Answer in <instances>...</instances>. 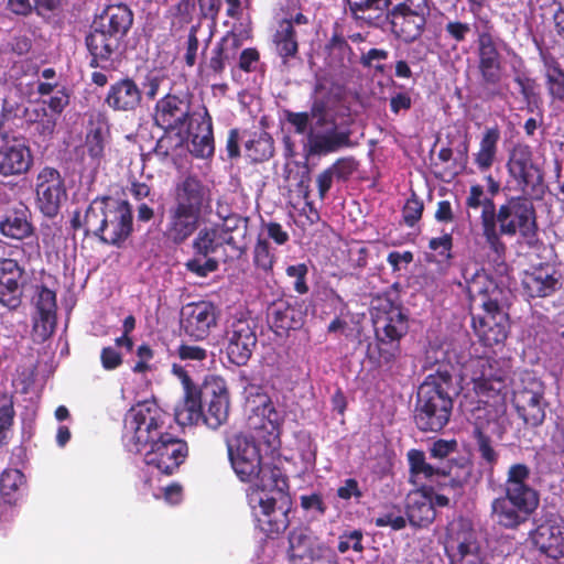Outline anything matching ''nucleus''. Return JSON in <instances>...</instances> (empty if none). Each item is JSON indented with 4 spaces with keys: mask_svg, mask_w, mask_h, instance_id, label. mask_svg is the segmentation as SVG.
<instances>
[{
    "mask_svg": "<svg viewBox=\"0 0 564 564\" xmlns=\"http://www.w3.org/2000/svg\"><path fill=\"white\" fill-rule=\"evenodd\" d=\"M70 226L74 230L83 229L85 237L94 236L102 243L121 248L133 232L132 208L124 199L96 197L84 215L74 213Z\"/></svg>",
    "mask_w": 564,
    "mask_h": 564,
    "instance_id": "f257e3e1",
    "label": "nucleus"
},
{
    "mask_svg": "<svg viewBox=\"0 0 564 564\" xmlns=\"http://www.w3.org/2000/svg\"><path fill=\"white\" fill-rule=\"evenodd\" d=\"M454 372L452 364L441 362L420 384L413 411V420L420 431L437 433L448 424L454 398L458 395Z\"/></svg>",
    "mask_w": 564,
    "mask_h": 564,
    "instance_id": "f03ea898",
    "label": "nucleus"
},
{
    "mask_svg": "<svg viewBox=\"0 0 564 564\" xmlns=\"http://www.w3.org/2000/svg\"><path fill=\"white\" fill-rule=\"evenodd\" d=\"M371 316L375 343L368 347V359L377 368L392 370L401 356V339L409 332V316L387 295L372 302Z\"/></svg>",
    "mask_w": 564,
    "mask_h": 564,
    "instance_id": "7ed1b4c3",
    "label": "nucleus"
},
{
    "mask_svg": "<svg viewBox=\"0 0 564 564\" xmlns=\"http://www.w3.org/2000/svg\"><path fill=\"white\" fill-rule=\"evenodd\" d=\"M495 359L482 357L477 360L474 371L476 405L471 410L473 431H487L499 440L505 434L503 416L507 412L506 397L501 392L503 380Z\"/></svg>",
    "mask_w": 564,
    "mask_h": 564,
    "instance_id": "20e7f679",
    "label": "nucleus"
},
{
    "mask_svg": "<svg viewBox=\"0 0 564 564\" xmlns=\"http://www.w3.org/2000/svg\"><path fill=\"white\" fill-rule=\"evenodd\" d=\"M530 467L514 463L506 474L503 495L491 501V517L501 528L517 530L527 523L540 505V494L529 484Z\"/></svg>",
    "mask_w": 564,
    "mask_h": 564,
    "instance_id": "39448f33",
    "label": "nucleus"
},
{
    "mask_svg": "<svg viewBox=\"0 0 564 564\" xmlns=\"http://www.w3.org/2000/svg\"><path fill=\"white\" fill-rule=\"evenodd\" d=\"M532 200L523 194L511 196L498 209L495 208L492 221L485 229L484 239L498 258H502L507 251L502 236L519 235L529 246L538 241V214Z\"/></svg>",
    "mask_w": 564,
    "mask_h": 564,
    "instance_id": "423d86ee",
    "label": "nucleus"
},
{
    "mask_svg": "<svg viewBox=\"0 0 564 564\" xmlns=\"http://www.w3.org/2000/svg\"><path fill=\"white\" fill-rule=\"evenodd\" d=\"M228 458L237 477L252 482L261 491L279 490L284 495L289 480L282 469L272 464H262L259 444L248 435L237 433L226 437Z\"/></svg>",
    "mask_w": 564,
    "mask_h": 564,
    "instance_id": "0eeeda50",
    "label": "nucleus"
},
{
    "mask_svg": "<svg viewBox=\"0 0 564 564\" xmlns=\"http://www.w3.org/2000/svg\"><path fill=\"white\" fill-rule=\"evenodd\" d=\"M171 415L155 401L145 400L133 405L124 417V437L130 451L142 453L171 427Z\"/></svg>",
    "mask_w": 564,
    "mask_h": 564,
    "instance_id": "6e6552de",
    "label": "nucleus"
},
{
    "mask_svg": "<svg viewBox=\"0 0 564 564\" xmlns=\"http://www.w3.org/2000/svg\"><path fill=\"white\" fill-rule=\"evenodd\" d=\"M508 182L531 199L541 200L547 191L544 171L536 162L532 148L524 142L514 143L508 151L506 163Z\"/></svg>",
    "mask_w": 564,
    "mask_h": 564,
    "instance_id": "1a4fd4ad",
    "label": "nucleus"
},
{
    "mask_svg": "<svg viewBox=\"0 0 564 564\" xmlns=\"http://www.w3.org/2000/svg\"><path fill=\"white\" fill-rule=\"evenodd\" d=\"M481 31L477 33V70L479 86L486 100L501 97L500 83L503 75L502 56L491 34L492 23L485 15L480 18Z\"/></svg>",
    "mask_w": 564,
    "mask_h": 564,
    "instance_id": "9d476101",
    "label": "nucleus"
},
{
    "mask_svg": "<svg viewBox=\"0 0 564 564\" xmlns=\"http://www.w3.org/2000/svg\"><path fill=\"white\" fill-rule=\"evenodd\" d=\"M200 113L193 108L192 94L169 93L155 102L152 120L153 124L164 133H175L182 137Z\"/></svg>",
    "mask_w": 564,
    "mask_h": 564,
    "instance_id": "9b49d317",
    "label": "nucleus"
},
{
    "mask_svg": "<svg viewBox=\"0 0 564 564\" xmlns=\"http://www.w3.org/2000/svg\"><path fill=\"white\" fill-rule=\"evenodd\" d=\"M188 453L187 442L167 432L141 454L147 466L170 476L178 470L188 457Z\"/></svg>",
    "mask_w": 564,
    "mask_h": 564,
    "instance_id": "f8f14e48",
    "label": "nucleus"
},
{
    "mask_svg": "<svg viewBox=\"0 0 564 564\" xmlns=\"http://www.w3.org/2000/svg\"><path fill=\"white\" fill-rule=\"evenodd\" d=\"M256 325L243 316L227 319L223 346L228 360L236 366H245L257 346Z\"/></svg>",
    "mask_w": 564,
    "mask_h": 564,
    "instance_id": "ddd939ff",
    "label": "nucleus"
},
{
    "mask_svg": "<svg viewBox=\"0 0 564 564\" xmlns=\"http://www.w3.org/2000/svg\"><path fill=\"white\" fill-rule=\"evenodd\" d=\"M259 403L249 417L251 435L257 444L275 449L280 445L281 429L284 421L283 414L276 410L272 400L267 394L258 393Z\"/></svg>",
    "mask_w": 564,
    "mask_h": 564,
    "instance_id": "4468645a",
    "label": "nucleus"
},
{
    "mask_svg": "<svg viewBox=\"0 0 564 564\" xmlns=\"http://www.w3.org/2000/svg\"><path fill=\"white\" fill-rule=\"evenodd\" d=\"M225 245L227 239L225 235L221 236L217 226L202 228L192 242L194 257L186 261V270L199 278L217 271L219 262L213 256Z\"/></svg>",
    "mask_w": 564,
    "mask_h": 564,
    "instance_id": "2eb2a0df",
    "label": "nucleus"
},
{
    "mask_svg": "<svg viewBox=\"0 0 564 564\" xmlns=\"http://www.w3.org/2000/svg\"><path fill=\"white\" fill-rule=\"evenodd\" d=\"M513 406L527 426L539 427L546 417L547 401L544 398L543 382L534 377L522 381L513 391Z\"/></svg>",
    "mask_w": 564,
    "mask_h": 564,
    "instance_id": "dca6fc26",
    "label": "nucleus"
},
{
    "mask_svg": "<svg viewBox=\"0 0 564 564\" xmlns=\"http://www.w3.org/2000/svg\"><path fill=\"white\" fill-rule=\"evenodd\" d=\"M471 326L478 340L485 347L503 345L510 330L508 313L501 304L470 312Z\"/></svg>",
    "mask_w": 564,
    "mask_h": 564,
    "instance_id": "f3484780",
    "label": "nucleus"
},
{
    "mask_svg": "<svg viewBox=\"0 0 564 564\" xmlns=\"http://www.w3.org/2000/svg\"><path fill=\"white\" fill-rule=\"evenodd\" d=\"M34 164V156L24 138L0 130V176L25 175Z\"/></svg>",
    "mask_w": 564,
    "mask_h": 564,
    "instance_id": "a211bd4d",
    "label": "nucleus"
},
{
    "mask_svg": "<svg viewBox=\"0 0 564 564\" xmlns=\"http://www.w3.org/2000/svg\"><path fill=\"white\" fill-rule=\"evenodd\" d=\"M36 205L40 212L48 218H54L67 199L65 181L58 170L44 166L35 178Z\"/></svg>",
    "mask_w": 564,
    "mask_h": 564,
    "instance_id": "6ab92c4d",
    "label": "nucleus"
},
{
    "mask_svg": "<svg viewBox=\"0 0 564 564\" xmlns=\"http://www.w3.org/2000/svg\"><path fill=\"white\" fill-rule=\"evenodd\" d=\"M352 131L343 127L336 120L328 121L321 128L310 129L307 133V152L311 155H328L356 145L351 140Z\"/></svg>",
    "mask_w": 564,
    "mask_h": 564,
    "instance_id": "aec40b11",
    "label": "nucleus"
},
{
    "mask_svg": "<svg viewBox=\"0 0 564 564\" xmlns=\"http://www.w3.org/2000/svg\"><path fill=\"white\" fill-rule=\"evenodd\" d=\"M463 276L470 312L501 304L503 291L485 269H475L473 273L465 269Z\"/></svg>",
    "mask_w": 564,
    "mask_h": 564,
    "instance_id": "412c9836",
    "label": "nucleus"
},
{
    "mask_svg": "<svg viewBox=\"0 0 564 564\" xmlns=\"http://www.w3.org/2000/svg\"><path fill=\"white\" fill-rule=\"evenodd\" d=\"M530 538L535 547L551 558L564 556V520L556 513H546Z\"/></svg>",
    "mask_w": 564,
    "mask_h": 564,
    "instance_id": "4be33fe9",
    "label": "nucleus"
},
{
    "mask_svg": "<svg viewBox=\"0 0 564 564\" xmlns=\"http://www.w3.org/2000/svg\"><path fill=\"white\" fill-rule=\"evenodd\" d=\"M203 395L206 410H203V423L209 429L217 430L225 424L229 416L230 395L223 379L216 378L205 382Z\"/></svg>",
    "mask_w": 564,
    "mask_h": 564,
    "instance_id": "5701e85b",
    "label": "nucleus"
},
{
    "mask_svg": "<svg viewBox=\"0 0 564 564\" xmlns=\"http://www.w3.org/2000/svg\"><path fill=\"white\" fill-rule=\"evenodd\" d=\"M288 490H284V495L276 490L280 499L283 500L279 507H276V499L273 497L260 498L259 500L258 528L270 539L279 536L290 524L289 510L291 498Z\"/></svg>",
    "mask_w": 564,
    "mask_h": 564,
    "instance_id": "b1692460",
    "label": "nucleus"
},
{
    "mask_svg": "<svg viewBox=\"0 0 564 564\" xmlns=\"http://www.w3.org/2000/svg\"><path fill=\"white\" fill-rule=\"evenodd\" d=\"M210 189L198 176L188 174L175 184L174 206L202 216L210 207Z\"/></svg>",
    "mask_w": 564,
    "mask_h": 564,
    "instance_id": "393cba45",
    "label": "nucleus"
},
{
    "mask_svg": "<svg viewBox=\"0 0 564 564\" xmlns=\"http://www.w3.org/2000/svg\"><path fill=\"white\" fill-rule=\"evenodd\" d=\"M143 91L129 76L121 77L109 85L104 104L113 112L133 113L141 107Z\"/></svg>",
    "mask_w": 564,
    "mask_h": 564,
    "instance_id": "a878e982",
    "label": "nucleus"
},
{
    "mask_svg": "<svg viewBox=\"0 0 564 564\" xmlns=\"http://www.w3.org/2000/svg\"><path fill=\"white\" fill-rule=\"evenodd\" d=\"M24 269L11 258H0V305L15 311L22 304Z\"/></svg>",
    "mask_w": 564,
    "mask_h": 564,
    "instance_id": "bb28decb",
    "label": "nucleus"
},
{
    "mask_svg": "<svg viewBox=\"0 0 564 564\" xmlns=\"http://www.w3.org/2000/svg\"><path fill=\"white\" fill-rule=\"evenodd\" d=\"M216 323V307L210 302L191 303L182 311L181 328L196 340L205 339Z\"/></svg>",
    "mask_w": 564,
    "mask_h": 564,
    "instance_id": "cd10ccee",
    "label": "nucleus"
},
{
    "mask_svg": "<svg viewBox=\"0 0 564 564\" xmlns=\"http://www.w3.org/2000/svg\"><path fill=\"white\" fill-rule=\"evenodd\" d=\"M305 312L296 301L285 299L274 301L267 311L268 323L278 336L300 329L305 322Z\"/></svg>",
    "mask_w": 564,
    "mask_h": 564,
    "instance_id": "c85d7f7f",
    "label": "nucleus"
},
{
    "mask_svg": "<svg viewBox=\"0 0 564 564\" xmlns=\"http://www.w3.org/2000/svg\"><path fill=\"white\" fill-rule=\"evenodd\" d=\"M444 546L448 557L480 551L477 532L471 521L463 517L452 520L446 527Z\"/></svg>",
    "mask_w": 564,
    "mask_h": 564,
    "instance_id": "c756f323",
    "label": "nucleus"
},
{
    "mask_svg": "<svg viewBox=\"0 0 564 564\" xmlns=\"http://www.w3.org/2000/svg\"><path fill=\"white\" fill-rule=\"evenodd\" d=\"M121 42L94 24L91 31L85 37L89 67L105 69L106 64L112 62V56L118 53Z\"/></svg>",
    "mask_w": 564,
    "mask_h": 564,
    "instance_id": "7c9ffc66",
    "label": "nucleus"
},
{
    "mask_svg": "<svg viewBox=\"0 0 564 564\" xmlns=\"http://www.w3.org/2000/svg\"><path fill=\"white\" fill-rule=\"evenodd\" d=\"M240 46V37L235 32L228 31L212 48L208 61L200 63V73L206 70L207 77H220L226 64L237 57Z\"/></svg>",
    "mask_w": 564,
    "mask_h": 564,
    "instance_id": "2f4dec72",
    "label": "nucleus"
},
{
    "mask_svg": "<svg viewBox=\"0 0 564 564\" xmlns=\"http://www.w3.org/2000/svg\"><path fill=\"white\" fill-rule=\"evenodd\" d=\"M522 286L525 294L532 299L549 297L560 288L556 270L547 263H541L524 271Z\"/></svg>",
    "mask_w": 564,
    "mask_h": 564,
    "instance_id": "473e14b6",
    "label": "nucleus"
},
{
    "mask_svg": "<svg viewBox=\"0 0 564 564\" xmlns=\"http://www.w3.org/2000/svg\"><path fill=\"white\" fill-rule=\"evenodd\" d=\"M0 234L14 240L33 237L35 227L30 208L22 202L10 207L0 219Z\"/></svg>",
    "mask_w": 564,
    "mask_h": 564,
    "instance_id": "72a5a7b5",
    "label": "nucleus"
},
{
    "mask_svg": "<svg viewBox=\"0 0 564 564\" xmlns=\"http://www.w3.org/2000/svg\"><path fill=\"white\" fill-rule=\"evenodd\" d=\"M482 473H474V463L470 458L458 456L451 458L445 467H441V487H449L453 490H462L469 482L479 484Z\"/></svg>",
    "mask_w": 564,
    "mask_h": 564,
    "instance_id": "f704fd0d",
    "label": "nucleus"
},
{
    "mask_svg": "<svg viewBox=\"0 0 564 564\" xmlns=\"http://www.w3.org/2000/svg\"><path fill=\"white\" fill-rule=\"evenodd\" d=\"M200 217L189 210L170 206L163 230L164 237L174 245H182L196 231Z\"/></svg>",
    "mask_w": 564,
    "mask_h": 564,
    "instance_id": "c9c22d12",
    "label": "nucleus"
},
{
    "mask_svg": "<svg viewBox=\"0 0 564 564\" xmlns=\"http://www.w3.org/2000/svg\"><path fill=\"white\" fill-rule=\"evenodd\" d=\"M189 139V152L195 158L207 159L214 154L213 119L204 107L193 126L184 132Z\"/></svg>",
    "mask_w": 564,
    "mask_h": 564,
    "instance_id": "e433bc0d",
    "label": "nucleus"
},
{
    "mask_svg": "<svg viewBox=\"0 0 564 564\" xmlns=\"http://www.w3.org/2000/svg\"><path fill=\"white\" fill-rule=\"evenodd\" d=\"M433 492V487L422 486L408 495L406 517L411 525L424 528L434 521L436 511L432 502Z\"/></svg>",
    "mask_w": 564,
    "mask_h": 564,
    "instance_id": "4c0bfd02",
    "label": "nucleus"
},
{
    "mask_svg": "<svg viewBox=\"0 0 564 564\" xmlns=\"http://www.w3.org/2000/svg\"><path fill=\"white\" fill-rule=\"evenodd\" d=\"M34 305L37 318L34 321L35 332H40L43 339L50 337L56 327V293L46 285L36 288Z\"/></svg>",
    "mask_w": 564,
    "mask_h": 564,
    "instance_id": "58836bf2",
    "label": "nucleus"
},
{
    "mask_svg": "<svg viewBox=\"0 0 564 564\" xmlns=\"http://www.w3.org/2000/svg\"><path fill=\"white\" fill-rule=\"evenodd\" d=\"M387 20L394 37L406 44L421 37L427 21L425 17L393 9L387 11Z\"/></svg>",
    "mask_w": 564,
    "mask_h": 564,
    "instance_id": "ea45409f",
    "label": "nucleus"
},
{
    "mask_svg": "<svg viewBox=\"0 0 564 564\" xmlns=\"http://www.w3.org/2000/svg\"><path fill=\"white\" fill-rule=\"evenodd\" d=\"M133 17L129 6L124 3L110 4L95 21V25L123 41L133 24Z\"/></svg>",
    "mask_w": 564,
    "mask_h": 564,
    "instance_id": "a19ab883",
    "label": "nucleus"
},
{
    "mask_svg": "<svg viewBox=\"0 0 564 564\" xmlns=\"http://www.w3.org/2000/svg\"><path fill=\"white\" fill-rule=\"evenodd\" d=\"M184 386V401L183 404L175 410V420L182 425H197L203 421V388L198 389L186 375Z\"/></svg>",
    "mask_w": 564,
    "mask_h": 564,
    "instance_id": "79ce46f5",
    "label": "nucleus"
},
{
    "mask_svg": "<svg viewBox=\"0 0 564 564\" xmlns=\"http://www.w3.org/2000/svg\"><path fill=\"white\" fill-rule=\"evenodd\" d=\"M249 217L239 214H231L224 219L223 224H216L221 236L225 235L227 246L237 251L238 257L247 251V235L249 230Z\"/></svg>",
    "mask_w": 564,
    "mask_h": 564,
    "instance_id": "37998d69",
    "label": "nucleus"
},
{
    "mask_svg": "<svg viewBox=\"0 0 564 564\" xmlns=\"http://www.w3.org/2000/svg\"><path fill=\"white\" fill-rule=\"evenodd\" d=\"M471 438L474 441L476 453L480 459V465L484 468L481 473L492 480L495 468L500 459V453L497 449L496 442L491 437V432H471Z\"/></svg>",
    "mask_w": 564,
    "mask_h": 564,
    "instance_id": "c03bdc74",
    "label": "nucleus"
},
{
    "mask_svg": "<svg viewBox=\"0 0 564 564\" xmlns=\"http://www.w3.org/2000/svg\"><path fill=\"white\" fill-rule=\"evenodd\" d=\"M272 42L284 65L288 64L290 58L296 57L299 42L292 20L283 19L279 22V26L272 36Z\"/></svg>",
    "mask_w": 564,
    "mask_h": 564,
    "instance_id": "a18cd8bd",
    "label": "nucleus"
},
{
    "mask_svg": "<svg viewBox=\"0 0 564 564\" xmlns=\"http://www.w3.org/2000/svg\"><path fill=\"white\" fill-rule=\"evenodd\" d=\"M408 463L410 471V481L414 485L421 484L423 480H440L441 467L433 466L426 462L423 451L412 448L408 452Z\"/></svg>",
    "mask_w": 564,
    "mask_h": 564,
    "instance_id": "49530a36",
    "label": "nucleus"
},
{
    "mask_svg": "<svg viewBox=\"0 0 564 564\" xmlns=\"http://www.w3.org/2000/svg\"><path fill=\"white\" fill-rule=\"evenodd\" d=\"M500 131L498 127L487 128L479 143V150L474 154V162L480 172L488 171L495 163L498 152Z\"/></svg>",
    "mask_w": 564,
    "mask_h": 564,
    "instance_id": "de8ad7c7",
    "label": "nucleus"
},
{
    "mask_svg": "<svg viewBox=\"0 0 564 564\" xmlns=\"http://www.w3.org/2000/svg\"><path fill=\"white\" fill-rule=\"evenodd\" d=\"M328 65L333 68H345L351 63L354 51L347 40L334 33L325 45Z\"/></svg>",
    "mask_w": 564,
    "mask_h": 564,
    "instance_id": "09e8293b",
    "label": "nucleus"
},
{
    "mask_svg": "<svg viewBox=\"0 0 564 564\" xmlns=\"http://www.w3.org/2000/svg\"><path fill=\"white\" fill-rule=\"evenodd\" d=\"M484 187L479 184L471 185L469 194L466 198V207L470 209H477L481 207L480 213V226L481 235L484 236L485 229L487 228L489 220L492 221L494 210L496 208L492 197H485Z\"/></svg>",
    "mask_w": 564,
    "mask_h": 564,
    "instance_id": "8fccbe9b",
    "label": "nucleus"
},
{
    "mask_svg": "<svg viewBox=\"0 0 564 564\" xmlns=\"http://www.w3.org/2000/svg\"><path fill=\"white\" fill-rule=\"evenodd\" d=\"M247 156L253 162H264L274 154L273 138L265 131L253 132L245 143Z\"/></svg>",
    "mask_w": 564,
    "mask_h": 564,
    "instance_id": "3c124183",
    "label": "nucleus"
},
{
    "mask_svg": "<svg viewBox=\"0 0 564 564\" xmlns=\"http://www.w3.org/2000/svg\"><path fill=\"white\" fill-rule=\"evenodd\" d=\"M544 66L545 86L549 96L553 100L564 102V68L554 57L545 59Z\"/></svg>",
    "mask_w": 564,
    "mask_h": 564,
    "instance_id": "603ef678",
    "label": "nucleus"
},
{
    "mask_svg": "<svg viewBox=\"0 0 564 564\" xmlns=\"http://www.w3.org/2000/svg\"><path fill=\"white\" fill-rule=\"evenodd\" d=\"M276 262V256L268 239L258 236L252 250V263L256 270L264 276L273 275V268Z\"/></svg>",
    "mask_w": 564,
    "mask_h": 564,
    "instance_id": "864d4df0",
    "label": "nucleus"
},
{
    "mask_svg": "<svg viewBox=\"0 0 564 564\" xmlns=\"http://www.w3.org/2000/svg\"><path fill=\"white\" fill-rule=\"evenodd\" d=\"M513 82L518 85L527 108L532 111V106H535L540 99L536 79L523 72H518L513 77Z\"/></svg>",
    "mask_w": 564,
    "mask_h": 564,
    "instance_id": "5fc2aeb1",
    "label": "nucleus"
},
{
    "mask_svg": "<svg viewBox=\"0 0 564 564\" xmlns=\"http://www.w3.org/2000/svg\"><path fill=\"white\" fill-rule=\"evenodd\" d=\"M85 147L89 158L99 164L106 148V132L101 127H96L87 132Z\"/></svg>",
    "mask_w": 564,
    "mask_h": 564,
    "instance_id": "6e6d98bb",
    "label": "nucleus"
},
{
    "mask_svg": "<svg viewBox=\"0 0 564 564\" xmlns=\"http://www.w3.org/2000/svg\"><path fill=\"white\" fill-rule=\"evenodd\" d=\"M471 24L460 20H448L444 25L445 39L453 42L455 50L458 44L465 43L471 33Z\"/></svg>",
    "mask_w": 564,
    "mask_h": 564,
    "instance_id": "4d7b16f0",
    "label": "nucleus"
},
{
    "mask_svg": "<svg viewBox=\"0 0 564 564\" xmlns=\"http://www.w3.org/2000/svg\"><path fill=\"white\" fill-rule=\"evenodd\" d=\"M349 12L355 19H364L367 11H383L388 10L390 0H345Z\"/></svg>",
    "mask_w": 564,
    "mask_h": 564,
    "instance_id": "13d9d810",
    "label": "nucleus"
},
{
    "mask_svg": "<svg viewBox=\"0 0 564 564\" xmlns=\"http://www.w3.org/2000/svg\"><path fill=\"white\" fill-rule=\"evenodd\" d=\"M424 210L423 200L412 192L402 208V219L405 226L414 227L422 218Z\"/></svg>",
    "mask_w": 564,
    "mask_h": 564,
    "instance_id": "bf43d9fd",
    "label": "nucleus"
},
{
    "mask_svg": "<svg viewBox=\"0 0 564 564\" xmlns=\"http://www.w3.org/2000/svg\"><path fill=\"white\" fill-rule=\"evenodd\" d=\"M24 482V475L19 469H6L0 477V491L3 497H11Z\"/></svg>",
    "mask_w": 564,
    "mask_h": 564,
    "instance_id": "052dcab7",
    "label": "nucleus"
},
{
    "mask_svg": "<svg viewBox=\"0 0 564 564\" xmlns=\"http://www.w3.org/2000/svg\"><path fill=\"white\" fill-rule=\"evenodd\" d=\"M328 169L337 181L346 182L358 169V162L352 156L337 159Z\"/></svg>",
    "mask_w": 564,
    "mask_h": 564,
    "instance_id": "680f3d73",
    "label": "nucleus"
},
{
    "mask_svg": "<svg viewBox=\"0 0 564 564\" xmlns=\"http://www.w3.org/2000/svg\"><path fill=\"white\" fill-rule=\"evenodd\" d=\"M285 273L289 278L294 279L293 290L300 294H306L310 291L306 282L308 267L305 263L291 264L286 268Z\"/></svg>",
    "mask_w": 564,
    "mask_h": 564,
    "instance_id": "e2e57ef3",
    "label": "nucleus"
},
{
    "mask_svg": "<svg viewBox=\"0 0 564 564\" xmlns=\"http://www.w3.org/2000/svg\"><path fill=\"white\" fill-rule=\"evenodd\" d=\"M33 112L35 116L31 120L36 122L37 132L44 138H51L55 131L57 118L48 116L46 107L36 108Z\"/></svg>",
    "mask_w": 564,
    "mask_h": 564,
    "instance_id": "0e129e2a",
    "label": "nucleus"
},
{
    "mask_svg": "<svg viewBox=\"0 0 564 564\" xmlns=\"http://www.w3.org/2000/svg\"><path fill=\"white\" fill-rule=\"evenodd\" d=\"M388 56L389 52L383 48H370L360 56V64L367 68L373 67L377 73L383 74L386 67L381 62L386 61Z\"/></svg>",
    "mask_w": 564,
    "mask_h": 564,
    "instance_id": "69168bd1",
    "label": "nucleus"
},
{
    "mask_svg": "<svg viewBox=\"0 0 564 564\" xmlns=\"http://www.w3.org/2000/svg\"><path fill=\"white\" fill-rule=\"evenodd\" d=\"M362 532L360 530H352L349 532H344L339 535V541L337 545V550L339 553H346L350 549L355 552H362Z\"/></svg>",
    "mask_w": 564,
    "mask_h": 564,
    "instance_id": "338daca9",
    "label": "nucleus"
},
{
    "mask_svg": "<svg viewBox=\"0 0 564 564\" xmlns=\"http://www.w3.org/2000/svg\"><path fill=\"white\" fill-rule=\"evenodd\" d=\"M429 248L435 251L440 257L445 260L453 259V236L451 232H445L441 237H434L429 241Z\"/></svg>",
    "mask_w": 564,
    "mask_h": 564,
    "instance_id": "774afa93",
    "label": "nucleus"
}]
</instances>
